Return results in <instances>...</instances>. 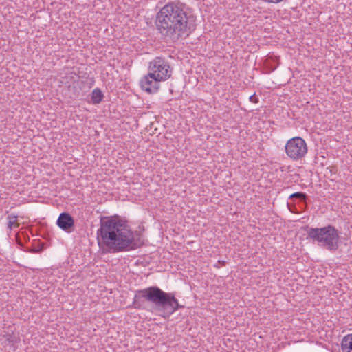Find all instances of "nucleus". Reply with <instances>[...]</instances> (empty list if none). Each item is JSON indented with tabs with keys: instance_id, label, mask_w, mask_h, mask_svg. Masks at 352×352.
Segmentation results:
<instances>
[{
	"instance_id": "nucleus-1",
	"label": "nucleus",
	"mask_w": 352,
	"mask_h": 352,
	"mask_svg": "<svg viewBox=\"0 0 352 352\" xmlns=\"http://www.w3.org/2000/svg\"><path fill=\"white\" fill-rule=\"evenodd\" d=\"M193 16L186 11V5L179 1L169 2L157 14V30L166 40L177 41L189 35L195 28Z\"/></svg>"
},
{
	"instance_id": "nucleus-2",
	"label": "nucleus",
	"mask_w": 352,
	"mask_h": 352,
	"mask_svg": "<svg viewBox=\"0 0 352 352\" xmlns=\"http://www.w3.org/2000/svg\"><path fill=\"white\" fill-rule=\"evenodd\" d=\"M97 231L98 244L109 252L135 250L139 247L129 226L118 217H101Z\"/></svg>"
},
{
	"instance_id": "nucleus-3",
	"label": "nucleus",
	"mask_w": 352,
	"mask_h": 352,
	"mask_svg": "<svg viewBox=\"0 0 352 352\" xmlns=\"http://www.w3.org/2000/svg\"><path fill=\"white\" fill-rule=\"evenodd\" d=\"M141 298H144L147 301L153 303L155 309L162 312L161 316L165 318H168L175 311L184 307L179 304L174 294L165 292L157 286H152L137 291L133 301L135 308H140Z\"/></svg>"
},
{
	"instance_id": "nucleus-4",
	"label": "nucleus",
	"mask_w": 352,
	"mask_h": 352,
	"mask_svg": "<svg viewBox=\"0 0 352 352\" xmlns=\"http://www.w3.org/2000/svg\"><path fill=\"white\" fill-rule=\"evenodd\" d=\"M308 238L318 244L329 250L336 251L338 248L339 232L333 226H327L323 228H310L307 231Z\"/></svg>"
},
{
	"instance_id": "nucleus-5",
	"label": "nucleus",
	"mask_w": 352,
	"mask_h": 352,
	"mask_svg": "<svg viewBox=\"0 0 352 352\" xmlns=\"http://www.w3.org/2000/svg\"><path fill=\"white\" fill-rule=\"evenodd\" d=\"M285 148L287 156L293 160H301L308 151L305 141L300 137H295L289 140Z\"/></svg>"
},
{
	"instance_id": "nucleus-6",
	"label": "nucleus",
	"mask_w": 352,
	"mask_h": 352,
	"mask_svg": "<svg viewBox=\"0 0 352 352\" xmlns=\"http://www.w3.org/2000/svg\"><path fill=\"white\" fill-rule=\"evenodd\" d=\"M148 70L161 81L168 79L173 73V69L168 62L161 57H156L149 63Z\"/></svg>"
},
{
	"instance_id": "nucleus-7",
	"label": "nucleus",
	"mask_w": 352,
	"mask_h": 352,
	"mask_svg": "<svg viewBox=\"0 0 352 352\" xmlns=\"http://www.w3.org/2000/svg\"><path fill=\"white\" fill-rule=\"evenodd\" d=\"M162 82L153 73L148 72L140 81L141 88L149 94L155 93L160 88V82Z\"/></svg>"
},
{
	"instance_id": "nucleus-8",
	"label": "nucleus",
	"mask_w": 352,
	"mask_h": 352,
	"mask_svg": "<svg viewBox=\"0 0 352 352\" xmlns=\"http://www.w3.org/2000/svg\"><path fill=\"white\" fill-rule=\"evenodd\" d=\"M57 225L62 230L70 232L74 229V220L69 213L63 212L57 219Z\"/></svg>"
},
{
	"instance_id": "nucleus-9",
	"label": "nucleus",
	"mask_w": 352,
	"mask_h": 352,
	"mask_svg": "<svg viewBox=\"0 0 352 352\" xmlns=\"http://www.w3.org/2000/svg\"><path fill=\"white\" fill-rule=\"evenodd\" d=\"M342 352H352V333L345 336L341 342Z\"/></svg>"
},
{
	"instance_id": "nucleus-10",
	"label": "nucleus",
	"mask_w": 352,
	"mask_h": 352,
	"mask_svg": "<svg viewBox=\"0 0 352 352\" xmlns=\"http://www.w3.org/2000/svg\"><path fill=\"white\" fill-rule=\"evenodd\" d=\"M104 98V94L102 91L98 89H94L91 94V100L94 104H99L101 102Z\"/></svg>"
},
{
	"instance_id": "nucleus-11",
	"label": "nucleus",
	"mask_w": 352,
	"mask_h": 352,
	"mask_svg": "<svg viewBox=\"0 0 352 352\" xmlns=\"http://www.w3.org/2000/svg\"><path fill=\"white\" fill-rule=\"evenodd\" d=\"M289 199H294V198H298L302 202H306L308 197L306 193L305 192H294L293 194H292L289 197Z\"/></svg>"
},
{
	"instance_id": "nucleus-12",
	"label": "nucleus",
	"mask_w": 352,
	"mask_h": 352,
	"mask_svg": "<svg viewBox=\"0 0 352 352\" xmlns=\"http://www.w3.org/2000/svg\"><path fill=\"white\" fill-rule=\"evenodd\" d=\"M9 221L8 223V228L12 229V227H19V224L16 222V217H9Z\"/></svg>"
},
{
	"instance_id": "nucleus-13",
	"label": "nucleus",
	"mask_w": 352,
	"mask_h": 352,
	"mask_svg": "<svg viewBox=\"0 0 352 352\" xmlns=\"http://www.w3.org/2000/svg\"><path fill=\"white\" fill-rule=\"evenodd\" d=\"M254 95H252V96H250V101H252V102H254Z\"/></svg>"
},
{
	"instance_id": "nucleus-14",
	"label": "nucleus",
	"mask_w": 352,
	"mask_h": 352,
	"mask_svg": "<svg viewBox=\"0 0 352 352\" xmlns=\"http://www.w3.org/2000/svg\"><path fill=\"white\" fill-rule=\"evenodd\" d=\"M287 206H288V207H289V204H287ZM289 208L290 212L295 213V212L294 211V208Z\"/></svg>"
},
{
	"instance_id": "nucleus-15",
	"label": "nucleus",
	"mask_w": 352,
	"mask_h": 352,
	"mask_svg": "<svg viewBox=\"0 0 352 352\" xmlns=\"http://www.w3.org/2000/svg\"><path fill=\"white\" fill-rule=\"evenodd\" d=\"M287 206H288V207H289V204H287ZM289 208L290 212L295 213V212L294 211V208Z\"/></svg>"
}]
</instances>
